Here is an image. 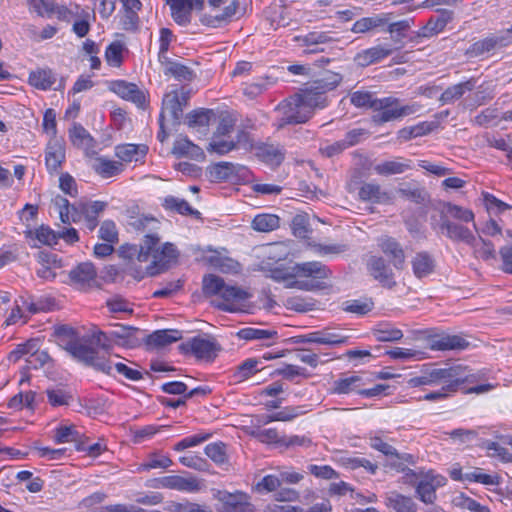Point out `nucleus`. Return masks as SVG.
Segmentation results:
<instances>
[{
  "label": "nucleus",
  "mask_w": 512,
  "mask_h": 512,
  "mask_svg": "<svg viewBox=\"0 0 512 512\" xmlns=\"http://www.w3.org/2000/svg\"><path fill=\"white\" fill-rule=\"evenodd\" d=\"M392 53L389 45H377L357 53L354 60L361 67H367L379 62Z\"/></svg>",
  "instance_id": "nucleus-24"
},
{
  "label": "nucleus",
  "mask_w": 512,
  "mask_h": 512,
  "mask_svg": "<svg viewBox=\"0 0 512 512\" xmlns=\"http://www.w3.org/2000/svg\"><path fill=\"white\" fill-rule=\"evenodd\" d=\"M210 264L223 273H238L240 264L227 257H221L218 253L209 258Z\"/></svg>",
  "instance_id": "nucleus-44"
},
{
  "label": "nucleus",
  "mask_w": 512,
  "mask_h": 512,
  "mask_svg": "<svg viewBox=\"0 0 512 512\" xmlns=\"http://www.w3.org/2000/svg\"><path fill=\"white\" fill-rule=\"evenodd\" d=\"M372 333L380 342H394L403 337V332L390 324H380L373 329Z\"/></svg>",
  "instance_id": "nucleus-42"
},
{
  "label": "nucleus",
  "mask_w": 512,
  "mask_h": 512,
  "mask_svg": "<svg viewBox=\"0 0 512 512\" xmlns=\"http://www.w3.org/2000/svg\"><path fill=\"white\" fill-rule=\"evenodd\" d=\"M213 115L211 110L193 111L187 115L188 125L190 127H208Z\"/></svg>",
  "instance_id": "nucleus-52"
},
{
  "label": "nucleus",
  "mask_w": 512,
  "mask_h": 512,
  "mask_svg": "<svg viewBox=\"0 0 512 512\" xmlns=\"http://www.w3.org/2000/svg\"><path fill=\"white\" fill-rule=\"evenodd\" d=\"M92 168L101 177L110 178L121 174L124 170V165L119 161L101 156L94 160Z\"/></svg>",
  "instance_id": "nucleus-33"
},
{
  "label": "nucleus",
  "mask_w": 512,
  "mask_h": 512,
  "mask_svg": "<svg viewBox=\"0 0 512 512\" xmlns=\"http://www.w3.org/2000/svg\"><path fill=\"white\" fill-rule=\"evenodd\" d=\"M189 97L188 91L184 88L171 90L164 95L159 117V123L162 127L165 126L166 122L171 124L178 123Z\"/></svg>",
  "instance_id": "nucleus-7"
},
{
  "label": "nucleus",
  "mask_w": 512,
  "mask_h": 512,
  "mask_svg": "<svg viewBox=\"0 0 512 512\" xmlns=\"http://www.w3.org/2000/svg\"><path fill=\"white\" fill-rule=\"evenodd\" d=\"M202 284L203 293L206 296H220L226 283L221 277L209 274L204 276Z\"/></svg>",
  "instance_id": "nucleus-43"
},
{
  "label": "nucleus",
  "mask_w": 512,
  "mask_h": 512,
  "mask_svg": "<svg viewBox=\"0 0 512 512\" xmlns=\"http://www.w3.org/2000/svg\"><path fill=\"white\" fill-rule=\"evenodd\" d=\"M154 481V488H167L184 492H198L201 490V482L196 477L193 476H163L158 479H155Z\"/></svg>",
  "instance_id": "nucleus-15"
},
{
  "label": "nucleus",
  "mask_w": 512,
  "mask_h": 512,
  "mask_svg": "<svg viewBox=\"0 0 512 512\" xmlns=\"http://www.w3.org/2000/svg\"><path fill=\"white\" fill-rule=\"evenodd\" d=\"M179 252L170 242L160 244V238L154 234H147L137 254L140 262H150L146 273L150 276L160 274L177 263Z\"/></svg>",
  "instance_id": "nucleus-2"
},
{
  "label": "nucleus",
  "mask_w": 512,
  "mask_h": 512,
  "mask_svg": "<svg viewBox=\"0 0 512 512\" xmlns=\"http://www.w3.org/2000/svg\"><path fill=\"white\" fill-rule=\"evenodd\" d=\"M173 154L177 156H189L197 158L203 155L202 150L195 144H193L186 137H179L173 145Z\"/></svg>",
  "instance_id": "nucleus-41"
},
{
  "label": "nucleus",
  "mask_w": 512,
  "mask_h": 512,
  "mask_svg": "<svg viewBox=\"0 0 512 512\" xmlns=\"http://www.w3.org/2000/svg\"><path fill=\"white\" fill-rule=\"evenodd\" d=\"M413 273L417 278H423L434 270V260L426 252H420L412 260Z\"/></svg>",
  "instance_id": "nucleus-37"
},
{
  "label": "nucleus",
  "mask_w": 512,
  "mask_h": 512,
  "mask_svg": "<svg viewBox=\"0 0 512 512\" xmlns=\"http://www.w3.org/2000/svg\"><path fill=\"white\" fill-rule=\"evenodd\" d=\"M111 90L121 98L131 101L138 107H143L146 102V95L136 84L124 80L113 81Z\"/></svg>",
  "instance_id": "nucleus-18"
},
{
  "label": "nucleus",
  "mask_w": 512,
  "mask_h": 512,
  "mask_svg": "<svg viewBox=\"0 0 512 512\" xmlns=\"http://www.w3.org/2000/svg\"><path fill=\"white\" fill-rule=\"evenodd\" d=\"M173 20L185 26L191 22V14L194 10H202L204 0H167Z\"/></svg>",
  "instance_id": "nucleus-13"
},
{
  "label": "nucleus",
  "mask_w": 512,
  "mask_h": 512,
  "mask_svg": "<svg viewBox=\"0 0 512 512\" xmlns=\"http://www.w3.org/2000/svg\"><path fill=\"white\" fill-rule=\"evenodd\" d=\"M281 486V480L276 475H266L255 486L258 492H274Z\"/></svg>",
  "instance_id": "nucleus-63"
},
{
  "label": "nucleus",
  "mask_w": 512,
  "mask_h": 512,
  "mask_svg": "<svg viewBox=\"0 0 512 512\" xmlns=\"http://www.w3.org/2000/svg\"><path fill=\"white\" fill-rule=\"evenodd\" d=\"M358 195L362 201L377 204L388 203L392 199L390 192L383 190L381 186L376 183H364L360 187Z\"/></svg>",
  "instance_id": "nucleus-27"
},
{
  "label": "nucleus",
  "mask_w": 512,
  "mask_h": 512,
  "mask_svg": "<svg viewBox=\"0 0 512 512\" xmlns=\"http://www.w3.org/2000/svg\"><path fill=\"white\" fill-rule=\"evenodd\" d=\"M46 393L48 401L52 406L68 405L72 399V395L60 387L47 389Z\"/></svg>",
  "instance_id": "nucleus-54"
},
{
  "label": "nucleus",
  "mask_w": 512,
  "mask_h": 512,
  "mask_svg": "<svg viewBox=\"0 0 512 512\" xmlns=\"http://www.w3.org/2000/svg\"><path fill=\"white\" fill-rule=\"evenodd\" d=\"M437 234L446 236L455 241H463L473 246L477 245V239L473 231L467 226H438Z\"/></svg>",
  "instance_id": "nucleus-31"
},
{
  "label": "nucleus",
  "mask_w": 512,
  "mask_h": 512,
  "mask_svg": "<svg viewBox=\"0 0 512 512\" xmlns=\"http://www.w3.org/2000/svg\"><path fill=\"white\" fill-rule=\"evenodd\" d=\"M324 107H326V97L322 93L307 90L283 101L276 107L278 114L276 125L282 128L288 124L304 123L311 118L315 109Z\"/></svg>",
  "instance_id": "nucleus-1"
},
{
  "label": "nucleus",
  "mask_w": 512,
  "mask_h": 512,
  "mask_svg": "<svg viewBox=\"0 0 512 512\" xmlns=\"http://www.w3.org/2000/svg\"><path fill=\"white\" fill-rule=\"evenodd\" d=\"M165 206H166V208L170 209L171 211H176L182 215H188V214H195L197 216L199 215V212L195 211L186 201L172 197V196L167 197L165 199Z\"/></svg>",
  "instance_id": "nucleus-55"
},
{
  "label": "nucleus",
  "mask_w": 512,
  "mask_h": 512,
  "mask_svg": "<svg viewBox=\"0 0 512 512\" xmlns=\"http://www.w3.org/2000/svg\"><path fill=\"white\" fill-rule=\"evenodd\" d=\"M172 465V460L168 456L158 455L156 453H152L148 456L147 460L141 463L137 471H149L151 469L162 468L166 469Z\"/></svg>",
  "instance_id": "nucleus-45"
},
{
  "label": "nucleus",
  "mask_w": 512,
  "mask_h": 512,
  "mask_svg": "<svg viewBox=\"0 0 512 512\" xmlns=\"http://www.w3.org/2000/svg\"><path fill=\"white\" fill-rule=\"evenodd\" d=\"M67 350L73 357L92 366L96 370L108 375L112 373L111 359L100 355L91 343L73 341L68 344Z\"/></svg>",
  "instance_id": "nucleus-6"
},
{
  "label": "nucleus",
  "mask_w": 512,
  "mask_h": 512,
  "mask_svg": "<svg viewBox=\"0 0 512 512\" xmlns=\"http://www.w3.org/2000/svg\"><path fill=\"white\" fill-rule=\"evenodd\" d=\"M243 132L237 137V142L241 141ZM236 148V141L232 137L213 136L208 147V151L215 152L219 155L227 154Z\"/></svg>",
  "instance_id": "nucleus-39"
},
{
  "label": "nucleus",
  "mask_w": 512,
  "mask_h": 512,
  "mask_svg": "<svg viewBox=\"0 0 512 512\" xmlns=\"http://www.w3.org/2000/svg\"><path fill=\"white\" fill-rule=\"evenodd\" d=\"M114 152L122 164L143 162L148 153V146L132 143L120 144L115 147Z\"/></svg>",
  "instance_id": "nucleus-21"
},
{
  "label": "nucleus",
  "mask_w": 512,
  "mask_h": 512,
  "mask_svg": "<svg viewBox=\"0 0 512 512\" xmlns=\"http://www.w3.org/2000/svg\"><path fill=\"white\" fill-rule=\"evenodd\" d=\"M65 160V145L60 138H50L45 150V164L50 173L57 172Z\"/></svg>",
  "instance_id": "nucleus-19"
},
{
  "label": "nucleus",
  "mask_w": 512,
  "mask_h": 512,
  "mask_svg": "<svg viewBox=\"0 0 512 512\" xmlns=\"http://www.w3.org/2000/svg\"><path fill=\"white\" fill-rule=\"evenodd\" d=\"M213 498L218 502L219 512H255L251 496L244 491L214 490Z\"/></svg>",
  "instance_id": "nucleus-8"
},
{
  "label": "nucleus",
  "mask_w": 512,
  "mask_h": 512,
  "mask_svg": "<svg viewBox=\"0 0 512 512\" xmlns=\"http://www.w3.org/2000/svg\"><path fill=\"white\" fill-rule=\"evenodd\" d=\"M445 481L441 475L427 473L416 486L418 498L425 504H433L436 500V489L443 486Z\"/></svg>",
  "instance_id": "nucleus-16"
},
{
  "label": "nucleus",
  "mask_w": 512,
  "mask_h": 512,
  "mask_svg": "<svg viewBox=\"0 0 512 512\" xmlns=\"http://www.w3.org/2000/svg\"><path fill=\"white\" fill-rule=\"evenodd\" d=\"M36 342L28 341L23 344H19L13 351L9 353L8 359L11 362H17L24 355L30 354V358L27 359V362L33 363V359L39 360L41 365H43L48 359V355L45 352L38 353L35 351Z\"/></svg>",
  "instance_id": "nucleus-30"
},
{
  "label": "nucleus",
  "mask_w": 512,
  "mask_h": 512,
  "mask_svg": "<svg viewBox=\"0 0 512 512\" xmlns=\"http://www.w3.org/2000/svg\"><path fill=\"white\" fill-rule=\"evenodd\" d=\"M205 454L217 464H223L227 460L225 445L222 442L208 444L205 447Z\"/></svg>",
  "instance_id": "nucleus-58"
},
{
  "label": "nucleus",
  "mask_w": 512,
  "mask_h": 512,
  "mask_svg": "<svg viewBox=\"0 0 512 512\" xmlns=\"http://www.w3.org/2000/svg\"><path fill=\"white\" fill-rule=\"evenodd\" d=\"M377 245L395 269H404L406 259L405 252L401 244L395 238L383 235L377 239Z\"/></svg>",
  "instance_id": "nucleus-14"
},
{
  "label": "nucleus",
  "mask_w": 512,
  "mask_h": 512,
  "mask_svg": "<svg viewBox=\"0 0 512 512\" xmlns=\"http://www.w3.org/2000/svg\"><path fill=\"white\" fill-rule=\"evenodd\" d=\"M179 350L184 354H192L197 359L211 361L217 356L220 346L213 339L196 336L181 343Z\"/></svg>",
  "instance_id": "nucleus-10"
},
{
  "label": "nucleus",
  "mask_w": 512,
  "mask_h": 512,
  "mask_svg": "<svg viewBox=\"0 0 512 512\" xmlns=\"http://www.w3.org/2000/svg\"><path fill=\"white\" fill-rule=\"evenodd\" d=\"M35 397L36 394L33 391H27L24 393L20 392L10 399L8 406L16 410H20L24 407L28 409H33Z\"/></svg>",
  "instance_id": "nucleus-49"
},
{
  "label": "nucleus",
  "mask_w": 512,
  "mask_h": 512,
  "mask_svg": "<svg viewBox=\"0 0 512 512\" xmlns=\"http://www.w3.org/2000/svg\"><path fill=\"white\" fill-rule=\"evenodd\" d=\"M247 293L235 285L225 284L220 297L223 299V303L218 304L217 307L224 311H233L232 303L236 301H242L247 298Z\"/></svg>",
  "instance_id": "nucleus-35"
},
{
  "label": "nucleus",
  "mask_w": 512,
  "mask_h": 512,
  "mask_svg": "<svg viewBox=\"0 0 512 512\" xmlns=\"http://www.w3.org/2000/svg\"><path fill=\"white\" fill-rule=\"evenodd\" d=\"M29 84L39 90L60 89L63 83L60 82L58 87H54L57 82V74L50 68H37L29 73Z\"/></svg>",
  "instance_id": "nucleus-22"
},
{
  "label": "nucleus",
  "mask_w": 512,
  "mask_h": 512,
  "mask_svg": "<svg viewBox=\"0 0 512 512\" xmlns=\"http://www.w3.org/2000/svg\"><path fill=\"white\" fill-rule=\"evenodd\" d=\"M209 173L214 181L226 180L233 173V165L229 162H221L211 167Z\"/></svg>",
  "instance_id": "nucleus-60"
},
{
  "label": "nucleus",
  "mask_w": 512,
  "mask_h": 512,
  "mask_svg": "<svg viewBox=\"0 0 512 512\" xmlns=\"http://www.w3.org/2000/svg\"><path fill=\"white\" fill-rule=\"evenodd\" d=\"M276 335L277 332L274 330H265L252 327L243 328L237 332V336L244 340H264L273 338Z\"/></svg>",
  "instance_id": "nucleus-46"
},
{
  "label": "nucleus",
  "mask_w": 512,
  "mask_h": 512,
  "mask_svg": "<svg viewBox=\"0 0 512 512\" xmlns=\"http://www.w3.org/2000/svg\"><path fill=\"white\" fill-rule=\"evenodd\" d=\"M261 157L272 166H278L284 159V155L279 148L268 146L262 149Z\"/></svg>",
  "instance_id": "nucleus-62"
},
{
  "label": "nucleus",
  "mask_w": 512,
  "mask_h": 512,
  "mask_svg": "<svg viewBox=\"0 0 512 512\" xmlns=\"http://www.w3.org/2000/svg\"><path fill=\"white\" fill-rule=\"evenodd\" d=\"M449 20L450 13L447 11H442L439 17L431 18L428 21L425 29L431 34H437L444 29Z\"/></svg>",
  "instance_id": "nucleus-64"
},
{
  "label": "nucleus",
  "mask_w": 512,
  "mask_h": 512,
  "mask_svg": "<svg viewBox=\"0 0 512 512\" xmlns=\"http://www.w3.org/2000/svg\"><path fill=\"white\" fill-rule=\"evenodd\" d=\"M80 437L74 426H60L55 429L54 441L58 444L76 442Z\"/></svg>",
  "instance_id": "nucleus-53"
},
{
  "label": "nucleus",
  "mask_w": 512,
  "mask_h": 512,
  "mask_svg": "<svg viewBox=\"0 0 512 512\" xmlns=\"http://www.w3.org/2000/svg\"><path fill=\"white\" fill-rule=\"evenodd\" d=\"M160 64L166 76H172L179 81H190L194 78L193 71L180 61L168 57L160 61Z\"/></svg>",
  "instance_id": "nucleus-28"
},
{
  "label": "nucleus",
  "mask_w": 512,
  "mask_h": 512,
  "mask_svg": "<svg viewBox=\"0 0 512 512\" xmlns=\"http://www.w3.org/2000/svg\"><path fill=\"white\" fill-rule=\"evenodd\" d=\"M69 139L75 147L84 150L86 153L94 151V148H95L94 138L80 124H74L69 129Z\"/></svg>",
  "instance_id": "nucleus-29"
},
{
  "label": "nucleus",
  "mask_w": 512,
  "mask_h": 512,
  "mask_svg": "<svg viewBox=\"0 0 512 512\" xmlns=\"http://www.w3.org/2000/svg\"><path fill=\"white\" fill-rule=\"evenodd\" d=\"M387 354L393 358V359H416V360H422L426 358V353L420 350H414V349H406L401 347H395L389 351H387Z\"/></svg>",
  "instance_id": "nucleus-56"
},
{
  "label": "nucleus",
  "mask_w": 512,
  "mask_h": 512,
  "mask_svg": "<svg viewBox=\"0 0 512 512\" xmlns=\"http://www.w3.org/2000/svg\"><path fill=\"white\" fill-rule=\"evenodd\" d=\"M440 212L446 221L453 220L468 223L474 220V214L471 210L451 203H443Z\"/></svg>",
  "instance_id": "nucleus-34"
},
{
  "label": "nucleus",
  "mask_w": 512,
  "mask_h": 512,
  "mask_svg": "<svg viewBox=\"0 0 512 512\" xmlns=\"http://www.w3.org/2000/svg\"><path fill=\"white\" fill-rule=\"evenodd\" d=\"M319 332H320V344H323V345H330V346L341 345V344L347 343L348 340L350 339V336H348V335H342L341 333H338V332H331L328 329L319 330Z\"/></svg>",
  "instance_id": "nucleus-57"
},
{
  "label": "nucleus",
  "mask_w": 512,
  "mask_h": 512,
  "mask_svg": "<svg viewBox=\"0 0 512 512\" xmlns=\"http://www.w3.org/2000/svg\"><path fill=\"white\" fill-rule=\"evenodd\" d=\"M361 382H362L361 377H359L357 375L340 378L333 382V385L330 388V393L337 394V395L349 394L351 392L358 393V390H359L358 388L360 387Z\"/></svg>",
  "instance_id": "nucleus-36"
},
{
  "label": "nucleus",
  "mask_w": 512,
  "mask_h": 512,
  "mask_svg": "<svg viewBox=\"0 0 512 512\" xmlns=\"http://www.w3.org/2000/svg\"><path fill=\"white\" fill-rule=\"evenodd\" d=\"M118 328L111 332V336L116 340V344L125 348H134L140 345L137 334L138 328L116 325Z\"/></svg>",
  "instance_id": "nucleus-32"
},
{
  "label": "nucleus",
  "mask_w": 512,
  "mask_h": 512,
  "mask_svg": "<svg viewBox=\"0 0 512 512\" xmlns=\"http://www.w3.org/2000/svg\"><path fill=\"white\" fill-rule=\"evenodd\" d=\"M342 305L345 312L354 313L357 315H365L369 313L374 307V303L371 299L364 301L358 299L348 300L345 301Z\"/></svg>",
  "instance_id": "nucleus-47"
},
{
  "label": "nucleus",
  "mask_w": 512,
  "mask_h": 512,
  "mask_svg": "<svg viewBox=\"0 0 512 512\" xmlns=\"http://www.w3.org/2000/svg\"><path fill=\"white\" fill-rule=\"evenodd\" d=\"M173 34L167 28H162L160 30V38H159V52H158V60L159 62L168 58V50L170 44L172 42Z\"/></svg>",
  "instance_id": "nucleus-61"
},
{
  "label": "nucleus",
  "mask_w": 512,
  "mask_h": 512,
  "mask_svg": "<svg viewBox=\"0 0 512 512\" xmlns=\"http://www.w3.org/2000/svg\"><path fill=\"white\" fill-rule=\"evenodd\" d=\"M295 39L301 42V46L306 47L305 53H316L319 51L317 48L319 44H324L331 40L327 33L316 31L310 32L305 36H298Z\"/></svg>",
  "instance_id": "nucleus-38"
},
{
  "label": "nucleus",
  "mask_w": 512,
  "mask_h": 512,
  "mask_svg": "<svg viewBox=\"0 0 512 512\" xmlns=\"http://www.w3.org/2000/svg\"><path fill=\"white\" fill-rule=\"evenodd\" d=\"M412 161L403 157H396L389 160H384L374 166V171L381 176H391L402 174L411 169Z\"/></svg>",
  "instance_id": "nucleus-25"
},
{
  "label": "nucleus",
  "mask_w": 512,
  "mask_h": 512,
  "mask_svg": "<svg viewBox=\"0 0 512 512\" xmlns=\"http://www.w3.org/2000/svg\"><path fill=\"white\" fill-rule=\"evenodd\" d=\"M453 503L455 506L469 510L470 512H490L487 506L481 505L475 499L461 494L454 498Z\"/></svg>",
  "instance_id": "nucleus-51"
},
{
  "label": "nucleus",
  "mask_w": 512,
  "mask_h": 512,
  "mask_svg": "<svg viewBox=\"0 0 512 512\" xmlns=\"http://www.w3.org/2000/svg\"><path fill=\"white\" fill-rule=\"evenodd\" d=\"M258 364L259 361L253 358L245 360L237 367L234 373V378L237 381H244L248 379L249 377H251L252 375L259 371Z\"/></svg>",
  "instance_id": "nucleus-50"
},
{
  "label": "nucleus",
  "mask_w": 512,
  "mask_h": 512,
  "mask_svg": "<svg viewBox=\"0 0 512 512\" xmlns=\"http://www.w3.org/2000/svg\"><path fill=\"white\" fill-rule=\"evenodd\" d=\"M429 386H441L440 389L445 391L457 392L461 387L463 378L460 369L456 365H447L445 367H435L425 365Z\"/></svg>",
  "instance_id": "nucleus-9"
},
{
  "label": "nucleus",
  "mask_w": 512,
  "mask_h": 512,
  "mask_svg": "<svg viewBox=\"0 0 512 512\" xmlns=\"http://www.w3.org/2000/svg\"><path fill=\"white\" fill-rule=\"evenodd\" d=\"M369 275L382 287L393 289L397 282L390 264L381 256H370L366 263Z\"/></svg>",
  "instance_id": "nucleus-11"
},
{
  "label": "nucleus",
  "mask_w": 512,
  "mask_h": 512,
  "mask_svg": "<svg viewBox=\"0 0 512 512\" xmlns=\"http://www.w3.org/2000/svg\"><path fill=\"white\" fill-rule=\"evenodd\" d=\"M468 90H471V86L469 83H459V84H456L452 87H449L447 88L441 95V100L444 102V103H450V102H453L457 99H459L460 97L463 96V94L468 91Z\"/></svg>",
  "instance_id": "nucleus-59"
},
{
  "label": "nucleus",
  "mask_w": 512,
  "mask_h": 512,
  "mask_svg": "<svg viewBox=\"0 0 512 512\" xmlns=\"http://www.w3.org/2000/svg\"><path fill=\"white\" fill-rule=\"evenodd\" d=\"M124 45L121 42L111 43L105 51V59L108 65L119 67L123 61Z\"/></svg>",
  "instance_id": "nucleus-48"
},
{
  "label": "nucleus",
  "mask_w": 512,
  "mask_h": 512,
  "mask_svg": "<svg viewBox=\"0 0 512 512\" xmlns=\"http://www.w3.org/2000/svg\"><path fill=\"white\" fill-rule=\"evenodd\" d=\"M421 106L417 103L402 105L395 97L375 99L372 104L373 121L382 124L417 113Z\"/></svg>",
  "instance_id": "nucleus-5"
},
{
  "label": "nucleus",
  "mask_w": 512,
  "mask_h": 512,
  "mask_svg": "<svg viewBox=\"0 0 512 512\" xmlns=\"http://www.w3.org/2000/svg\"><path fill=\"white\" fill-rule=\"evenodd\" d=\"M56 208L63 224L93 222L106 208V203L102 201L80 202L70 206L67 199L59 198L56 200Z\"/></svg>",
  "instance_id": "nucleus-4"
},
{
  "label": "nucleus",
  "mask_w": 512,
  "mask_h": 512,
  "mask_svg": "<svg viewBox=\"0 0 512 512\" xmlns=\"http://www.w3.org/2000/svg\"><path fill=\"white\" fill-rule=\"evenodd\" d=\"M27 243L33 248L42 245L52 246L57 243L58 235L50 226H28L24 231Z\"/></svg>",
  "instance_id": "nucleus-17"
},
{
  "label": "nucleus",
  "mask_w": 512,
  "mask_h": 512,
  "mask_svg": "<svg viewBox=\"0 0 512 512\" xmlns=\"http://www.w3.org/2000/svg\"><path fill=\"white\" fill-rule=\"evenodd\" d=\"M426 343L427 347L433 351H460L469 346V342L462 336L447 333L429 334L426 337Z\"/></svg>",
  "instance_id": "nucleus-12"
},
{
  "label": "nucleus",
  "mask_w": 512,
  "mask_h": 512,
  "mask_svg": "<svg viewBox=\"0 0 512 512\" xmlns=\"http://www.w3.org/2000/svg\"><path fill=\"white\" fill-rule=\"evenodd\" d=\"M387 505L396 512H415L416 504L411 497L391 492L387 497Z\"/></svg>",
  "instance_id": "nucleus-40"
},
{
  "label": "nucleus",
  "mask_w": 512,
  "mask_h": 512,
  "mask_svg": "<svg viewBox=\"0 0 512 512\" xmlns=\"http://www.w3.org/2000/svg\"><path fill=\"white\" fill-rule=\"evenodd\" d=\"M295 277L311 278L310 280H296L287 284V287H296L301 290L314 291L326 288L322 281L331 276L330 269L318 261L297 263L292 267Z\"/></svg>",
  "instance_id": "nucleus-3"
},
{
  "label": "nucleus",
  "mask_w": 512,
  "mask_h": 512,
  "mask_svg": "<svg viewBox=\"0 0 512 512\" xmlns=\"http://www.w3.org/2000/svg\"><path fill=\"white\" fill-rule=\"evenodd\" d=\"M96 277L97 271L91 262L80 263L69 272L71 284L79 289L91 287Z\"/></svg>",
  "instance_id": "nucleus-20"
},
{
  "label": "nucleus",
  "mask_w": 512,
  "mask_h": 512,
  "mask_svg": "<svg viewBox=\"0 0 512 512\" xmlns=\"http://www.w3.org/2000/svg\"><path fill=\"white\" fill-rule=\"evenodd\" d=\"M182 338V334L176 329L156 330L148 334L145 343L150 348H164Z\"/></svg>",
  "instance_id": "nucleus-26"
},
{
  "label": "nucleus",
  "mask_w": 512,
  "mask_h": 512,
  "mask_svg": "<svg viewBox=\"0 0 512 512\" xmlns=\"http://www.w3.org/2000/svg\"><path fill=\"white\" fill-rule=\"evenodd\" d=\"M391 13H379L369 17H363L354 22L351 31L356 34H364L387 25L391 19Z\"/></svg>",
  "instance_id": "nucleus-23"
}]
</instances>
